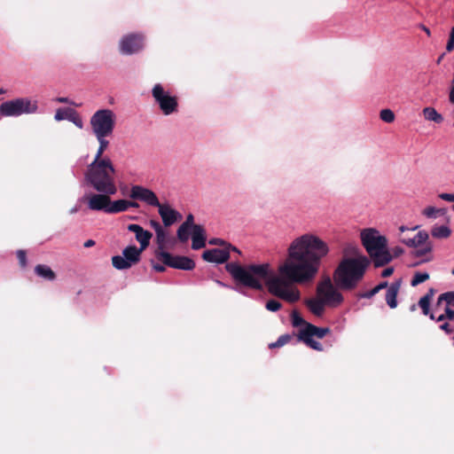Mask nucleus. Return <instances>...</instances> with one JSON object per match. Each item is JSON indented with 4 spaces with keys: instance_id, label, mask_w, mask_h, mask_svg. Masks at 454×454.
I'll list each match as a JSON object with an SVG mask.
<instances>
[{
    "instance_id": "obj_17",
    "label": "nucleus",
    "mask_w": 454,
    "mask_h": 454,
    "mask_svg": "<svg viewBox=\"0 0 454 454\" xmlns=\"http://www.w3.org/2000/svg\"><path fill=\"white\" fill-rule=\"evenodd\" d=\"M128 230L135 233L136 239L140 244V248L143 250L146 249L153 237L152 232L144 230L140 225L135 223L129 224Z\"/></svg>"
},
{
    "instance_id": "obj_2",
    "label": "nucleus",
    "mask_w": 454,
    "mask_h": 454,
    "mask_svg": "<svg viewBox=\"0 0 454 454\" xmlns=\"http://www.w3.org/2000/svg\"><path fill=\"white\" fill-rule=\"evenodd\" d=\"M225 270L237 285L259 291L266 286L271 294L284 300V262L278 264V276L269 263L243 266L238 262H229Z\"/></svg>"
},
{
    "instance_id": "obj_28",
    "label": "nucleus",
    "mask_w": 454,
    "mask_h": 454,
    "mask_svg": "<svg viewBox=\"0 0 454 454\" xmlns=\"http://www.w3.org/2000/svg\"><path fill=\"white\" fill-rule=\"evenodd\" d=\"M112 264L117 270H127L131 267V263H129L124 256L114 255L112 257Z\"/></svg>"
},
{
    "instance_id": "obj_11",
    "label": "nucleus",
    "mask_w": 454,
    "mask_h": 454,
    "mask_svg": "<svg viewBox=\"0 0 454 454\" xmlns=\"http://www.w3.org/2000/svg\"><path fill=\"white\" fill-rule=\"evenodd\" d=\"M155 256L163 264L174 269L192 270L195 268L194 261L187 256L173 255L166 251H155Z\"/></svg>"
},
{
    "instance_id": "obj_29",
    "label": "nucleus",
    "mask_w": 454,
    "mask_h": 454,
    "mask_svg": "<svg viewBox=\"0 0 454 454\" xmlns=\"http://www.w3.org/2000/svg\"><path fill=\"white\" fill-rule=\"evenodd\" d=\"M75 114V111L72 108H59L55 114L56 121H62L65 119L71 120V116Z\"/></svg>"
},
{
    "instance_id": "obj_8",
    "label": "nucleus",
    "mask_w": 454,
    "mask_h": 454,
    "mask_svg": "<svg viewBox=\"0 0 454 454\" xmlns=\"http://www.w3.org/2000/svg\"><path fill=\"white\" fill-rule=\"evenodd\" d=\"M338 288L339 287L335 283H333L331 278L326 276L318 282L317 286V295L322 299L326 306L336 308L344 301V297Z\"/></svg>"
},
{
    "instance_id": "obj_23",
    "label": "nucleus",
    "mask_w": 454,
    "mask_h": 454,
    "mask_svg": "<svg viewBox=\"0 0 454 454\" xmlns=\"http://www.w3.org/2000/svg\"><path fill=\"white\" fill-rule=\"evenodd\" d=\"M35 272L37 276L50 281L56 278L55 272L49 266L44 264H37L35 267Z\"/></svg>"
},
{
    "instance_id": "obj_60",
    "label": "nucleus",
    "mask_w": 454,
    "mask_h": 454,
    "mask_svg": "<svg viewBox=\"0 0 454 454\" xmlns=\"http://www.w3.org/2000/svg\"><path fill=\"white\" fill-rule=\"evenodd\" d=\"M420 27H421V28L423 29V31H425V33H426L428 36H430V35H431V32H430V30H429V28H428V27H425L424 25H421Z\"/></svg>"
},
{
    "instance_id": "obj_63",
    "label": "nucleus",
    "mask_w": 454,
    "mask_h": 454,
    "mask_svg": "<svg viewBox=\"0 0 454 454\" xmlns=\"http://www.w3.org/2000/svg\"><path fill=\"white\" fill-rule=\"evenodd\" d=\"M407 230H409V229H408L407 227L403 226V225H402V226H400V227H399V231H400L401 232H403V231H407Z\"/></svg>"
},
{
    "instance_id": "obj_31",
    "label": "nucleus",
    "mask_w": 454,
    "mask_h": 454,
    "mask_svg": "<svg viewBox=\"0 0 454 454\" xmlns=\"http://www.w3.org/2000/svg\"><path fill=\"white\" fill-rule=\"evenodd\" d=\"M166 239L167 234L163 229L156 233V241L158 245V248L156 249V251H164Z\"/></svg>"
},
{
    "instance_id": "obj_1",
    "label": "nucleus",
    "mask_w": 454,
    "mask_h": 454,
    "mask_svg": "<svg viewBox=\"0 0 454 454\" xmlns=\"http://www.w3.org/2000/svg\"><path fill=\"white\" fill-rule=\"evenodd\" d=\"M329 251L327 243L313 233L302 234L291 242L289 260L286 261V302L300 300V290L293 284L310 285Z\"/></svg>"
},
{
    "instance_id": "obj_34",
    "label": "nucleus",
    "mask_w": 454,
    "mask_h": 454,
    "mask_svg": "<svg viewBox=\"0 0 454 454\" xmlns=\"http://www.w3.org/2000/svg\"><path fill=\"white\" fill-rule=\"evenodd\" d=\"M423 247L417 249L413 252V255L416 257H421L427 254H430L433 250V244L431 242H427L425 245H422Z\"/></svg>"
},
{
    "instance_id": "obj_61",
    "label": "nucleus",
    "mask_w": 454,
    "mask_h": 454,
    "mask_svg": "<svg viewBox=\"0 0 454 454\" xmlns=\"http://www.w3.org/2000/svg\"><path fill=\"white\" fill-rule=\"evenodd\" d=\"M56 100L59 103H69L67 98H58Z\"/></svg>"
},
{
    "instance_id": "obj_6",
    "label": "nucleus",
    "mask_w": 454,
    "mask_h": 454,
    "mask_svg": "<svg viewBox=\"0 0 454 454\" xmlns=\"http://www.w3.org/2000/svg\"><path fill=\"white\" fill-rule=\"evenodd\" d=\"M90 124L95 137H109L115 126V114L110 109H100L90 117Z\"/></svg>"
},
{
    "instance_id": "obj_33",
    "label": "nucleus",
    "mask_w": 454,
    "mask_h": 454,
    "mask_svg": "<svg viewBox=\"0 0 454 454\" xmlns=\"http://www.w3.org/2000/svg\"><path fill=\"white\" fill-rule=\"evenodd\" d=\"M189 231L190 229L188 227L181 224L176 231L177 239L181 242H186L189 239Z\"/></svg>"
},
{
    "instance_id": "obj_15",
    "label": "nucleus",
    "mask_w": 454,
    "mask_h": 454,
    "mask_svg": "<svg viewBox=\"0 0 454 454\" xmlns=\"http://www.w3.org/2000/svg\"><path fill=\"white\" fill-rule=\"evenodd\" d=\"M231 247L230 244H228V247L224 248H214V249H208L203 252L202 254V259L208 262H215V263H223L226 262L230 259V251L229 247Z\"/></svg>"
},
{
    "instance_id": "obj_39",
    "label": "nucleus",
    "mask_w": 454,
    "mask_h": 454,
    "mask_svg": "<svg viewBox=\"0 0 454 454\" xmlns=\"http://www.w3.org/2000/svg\"><path fill=\"white\" fill-rule=\"evenodd\" d=\"M281 308V303L276 300H270L266 302V309L270 311H277Z\"/></svg>"
},
{
    "instance_id": "obj_26",
    "label": "nucleus",
    "mask_w": 454,
    "mask_h": 454,
    "mask_svg": "<svg viewBox=\"0 0 454 454\" xmlns=\"http://www.w3.org/2000/svg\"><path fill=\"white\" fill-rule=\"evenodd\" d=\"M99 146L98 148L97 153L95 155L93 161H100V160H111L109 158H103V154L106 148L108 147L109 142L106 139V137H96Z\"/></svg>"
},
{
    "instance_id": "obj_49",
    "label": "nucleus",
    "mask_w": 454,
    "mask_h": 454,
    "mask_svg": "<svg viewBox=\"0 0 454 454\" xmlns=\"http://www.w3.org/2000/svg\"><path fill=\"white\" fill-rule=\"evenodd\" d=\"M440 329L444 331L447 334H450L453 332V328L450 327L449 323H443L440 325Z\"/></svg>"
},
{
    "instance_id": "obj_52",
    "label": "nucleus",
    "mask_w": 454,
    "mask_h": 454,
    "mask_svg": "<svg viewBox=\"0 0 454 454\" xmlns=\"http://www.w3.org/2000/svg\"><path fill=\"white\" fill-rule=\"evenodd\" d=\"M404 253V250L403 247H395L393 248V254L394 256L395 257H398L400 256L401 254H403Z\"/></svg>"
},
{
    "instance_id": "obj_12",
    "label": "nucleus",
    "mask_w": 454,
    "mask_h": 454,
    "mask_svg": "<svg viewBox=\"0 0 454 454\" xmlns=\"http://www.w3.org/2000/svg\"><path fill=\"white\" fill-rule=\"evenodd\" d=\"M145 36L142 34L131 33L124 35L119 43V49L123 55H132L144 49Z\"/></svg>"
},
{
    "instance_id": "obj_24",
    "label": "nucleus",
    "mask_w": 454,
    "mask_h": 454,
    "mask_svg": "<svg viewBox=\"0 0 454 454\" xmlns=\"http://www.w3.org/2000/svg\"><path fill=\"white\" fill-rule=\"evenodd\" d=\"M128 210V200H118L115 201L111 200L109 207L106 209L107 214H117Z\"/></svg>"
},
{
    "instance_id": "obj_53",
    "label": "nucleus",
    "mask_w": 454,
    "mask_h": 454,
    "mask_svg": "<svg viewBox=\"0 0 454 454\" xmlns=\"http://www.w3.org/2000/svg\"><path fill=\"white\" fill-rule=\"evenodd\" d=\"M393 271H394L393 268H391V267L386 268L385 270H382L381 277L387 278L393 274Z\"/></svg>"
},
{
    "instance_id": "obj_58",
    "label": "nucleus",
    "mask_w": 454,
    "mask_h": 454,
    "mask_svg": "<svg viewBox=\"0 0 454 454\" xmlns=\"http://www.w3.org/2000/svg\"><path fill=\"white\" fill-rule=\"evenodd\" d=\"M450 101L454 104V86L451 88L450 91Z\"/></svg>"
},
{
    "instance_id": "obj_37",
    "label": "nucleus",
    "mask_w": 454,
    "mask_h": 454,
    "mask_svg": "<svg viewBox=\"0 0 454 454\" xmlns=\"http://www.w3.org/2000/svg\"><path fill=\"white\" fill-rule=\"evenodd\" d=\"M419 306L424 315H429L430 300H428V296H422L419 301Z\"/></svg>"
},
{
    "instance_id": "obj_44",
    "label": "nucleus",
    "mask_w": 454,
    "mask_h": 454,
    "mask_svg": "<svg viewBox=\"0 0 454 454\" xmlns=\"http://www.w3.org/2000/svg\"><path fill=\"white\" fill-rule=\"evenodd\" d=\"M183 225L188 227L189 229H192L193 231V226L195 225L194 224V217H193V215L192 214H189L187 216H186V219L185 221L182 223Z\"/></svg>"
},
{
    "instance_id": "obj_32",
    "label": "nucleus",
    "mask_w": 454,
    "mask_h": 454,
    "mask_svg": "<svg viewBox=\"0 0 454 454\" xmlns=\"http://www.w3.org/2000/svg\"><path fill=\"white\" fill-rule=\"evenodd\" d=\"M291 318H292V324L294 327H298V326H303L305 327L306 326V324H308L303 318L301 316V314L296 311V310H294L292 315H291Z\"/></svg>"
},
{
    "instance_id": "obj_5",
    "label": "nucleus",
    "mask_w": 454,
    "mask_h": 454,
    "mask_svg": "<svg viewBox=\"0 0 454 454\" xmlns=\"http://www.w3.org/2000/svg\"><path fill=\"white\" fill-rule=\"evenodd\" d=\"M361 240L375 267L384 266L392 261V255L387 249V240L377 230L362 231Z\"/></svg>"
},
{
    "instance_id": "obj_50",
    "label": "nucleus",
    "mask_w": 454,
    "mask_h": 454,
    "mask_svg": "<svg viewBox=\"0 0 454 454\" xmlns=\"http://www.w3.org/2000/svg\"><path fill=\"white\" fill-rule=\"evenodd\" d=\"M71 121H73L77 127L80 129L82 128V120L76 115V114L73 116H71Z\"/></svg>"
},
{
    "instance_id": "obj_21",
    "label": "nucleus",
    "mask_w": 454,
    "mask_h": 454,
    "mask_svg": "<svg viewBox=\"0 0 454 454\" xmlns=\"http://www.w3.org/2000/svg\"><path fill=\"white\" fill-rule=\"evenodd\" d=\"M143 251V249L137 248L136 246H129L123 249L122 254L132 266L139 262Z\"/></svg>"
},
{
    "instance_id": "obj_40",
    "label": "nucleus",
    "mask_w": 454,
    "mask_h": 454,
    "mask_svg": "<svg viewBox=\"0 0 454 454\" xmlns=\"http://www.w3.org/2000/svg\"><path fill=\"white\" fill-rule=\"evenodd\" d=\"M17 258L19 260V263L21 268H25L27 266V253L24 250L17 251Z\"/></svg>"
},
{
    "instance_id": "obj_22",
    "label": "nucleus",
    "mask_w": 454,
    "mask_h": 454,
    "mask_svg": "<svg viewBox=\"0 0 454 454\" xmlns=\"http://www.w3.org/2000/svg\"><path fill=\"white\" fill-rule=\"evenodd\" d=\"M307 306L310 311L316 316H321L324 313L326 304L317 297V299H309L307 301Z\"/></svg>"
},
{
    "instance_id": "obj_51",
    "label": "nucleus",
    "mask_w": 454,
    "mask_h": 454,
    "mask_svg": "<svg viewBox=\"0 0 454 454\" xmlns=\"http://www.w3.org/2000/svg\"><path fill=\"white\" fill-rule=\"evenodd\" d=\"M165 266H166L165 264L161 265V264H159V263L153 262V268L157 272H164L166 270Z\"/></svg>"
},
{
    "instance_id": "obj_18",
    "label": "nucleus",
    "mask_w": 454,
    "mask_h": 454,
    "mask_svg": "<svg viewBox=\"0 0 454 454\" xmlns=\"http://www.w3.org/2000/svg\"><path fill=\"white\" fill-rule=\"evenodd\" d=\"M206 246V231L202 225H194L192 233V248L199 250Z\"/></svg>"
},
{
    "instance_id": "obj_9",
    "label": "nucleus",
    "mask_w": 454,
    "mask_h": 454,
    "mask_svg": "<svg viewBox=\"0 0 454 454\" xmlns=\"http://www.w3.org/2000/svg\"><path fill=\"white\" fill-rule=\"evenodd\" d=\"M152 96L165 115H170L177 112V98L176 96H171L168 91H166L160 83H157L153 86L152 90Z\"/></svg>"
},
{
    "instance_id": "obj_38",
    "label": "nucleus",
    "mask_w": 454,
    "mask_h": 454,
    "mask_svg": "<svg viewBox=\"0 0 454 454\" xmlns=\"http://www.w3.org/2000/svg\"><path fill=\"white\" fill-rule=\"evenodd\" d=\"M442 212V209H438L434 207H427L424 209L423 215L428 218H436L438 214Z\"/></svg>"
},
{
    "instance_id": "obj_55",
    "label": "nucleus",
    "mask_w": 454,
    "mask_h": 454,
    "mask_svg": "<svg viewBox=\"0 0 454 454\" xmlns=\"http://www.w3.org/2000/svg\"><path fill=\"white\" fill-rule=\"evenodd\" d=\"M95 245V241L93 239H88L84 242L83 247L86 248L91 247Z\"/></svg>"
},
{
    "instance_id": "obj_56",
    "label": "nucleus",
    "mask_w": 454,
    "mask_h": 454,
    "mask_svg": "<svg viewBox=\"0 0 454 454\" xmlns=\"http://www.w3.org/2000/svg\"><path fill=\"white\" fill-rule=\"evenodd\" d=\"M139 207V204L136 201H132V200H128V209L129 207Z\"/></svg>"
},
{
    "instance_id": "obj_30",
    "label": "nucleus",
    "mask_w": 454,
    "mask_h": 454,
    "mask_svg": "<svg viewBox=\"0 0 454 454\" xmlns=\"http://www.w3.org/2000/svg\"><path fill=\"white\" fill-rule=\"evenodd\" d=\"M429 279V274L427 272L417 271L414 273L413 278L411 281V286H417L418 285Z\"/></svg>"
},
{
    "instance_id": "obj_42",
    "label": "nucleus",
    "mask_w": 454,
    "mask_h": 454,
    "mask_svg": "<svg viewBox=\"0 0 454 454\" xmlns=\"http://www.w3.org/2000/svg\"><path fill=\"white\" fill-rule=\"evenodd\" d=\"M284 346V334L280 335L277 341L271 342L268 345L270 349H274L276 348H281Z\"/></svg>"
},
{
    "instance_id": "obj_7",
    "label": "nucleus",
    "mask_w": 454,
    "mask_h": 454,
    "mask_svg": "<svg viewBox=\"0 0 454 454\" xmlns=\"http://www.w3.org/2000/svg\"><path fill=\"white\" fill-rule=\"evenodd\" d=\"M38 103L28 98H19L8 100L0 105V114L3 116H20L36 113Z\"/></svg>"
},
{
    "instance_id": "obj_20",
    "label": "nucleus",
    "mask_w": 454,
    "mask_h": 454,
    "mask_svg": "<svg viewBox=\"0 0 454 454\" xmlns=\"http://www.w3.org/2000/svg\"><path fill=\"white\" fill-rule=\"evenodd\" d=\"M401 286L400 281H395L390 284L386 292V302L391 308L397 307V294Z\"/></svg>"
},
{
    "instance_id": "obj_10",
    "label": "nucleus",
    "mask_w": 454,
    "mask_h": 454,
    "mask_svg": "<svg viewBox=\"0 0 454 454\" xmlns=\"http://www.w3.org/2000/svg\"><path fill=\"white\" fill-rule=\"evenodd\" d=\"M330 329L328 327H317L311 324H306L305 327H302L298 333V340L304 342L308 347L317 351H322L323 346L320 342L315 340L313 338L317 339L324 338Z\"/></svg>"
},
{
    "instance_id": "obj_36",
    "label": "nucleus",
    "mask_w": 454,
    "mask_h": 454,
    "mask_svg": "<svg viewBox=\"0 0 454 454\" xmlns=\"http://www.w3.org/2000/svg\"><path fill=\"white\" fill-rule=\"evenodd\" d=\"M380 119L387 123L392 122L395 120V114L390 109H383L380 114Z\"/></svg>"
},
{
    "instance_id": "obj_45",
    "label": "nucleus",
    "mask_w": 454,
    "mask_h": 454,
    "mask_svg": "<svg viewBox=\"0 0 454 454\" xmlns=\"http://www.w3.org/2000/svg\"><path fill=\"white\" fill-rule=\"evenodd\" d=\"M439 198L449 202H454V193H441Z\"/></svg>"
},
{
    "instance_id": "obj_41",
    "label": "nucleus",
    "mask_w": 454,
    "mask_h": 454,
    "mask_svg": "<svg viewBox=\"0 0 454 454\" xmlns=\"http://www.w3.org/2000/svg\"><path fill=\"white\" fill-rule=\"evenodd\" d=\"M454 50V26L450 28L449 40L446 44V51L450 52Z\"/></svg>"
},
{
    "instance_id": "obj_59",
    "label": "nucleus",
    "mask_w": 454,
    "mask_h": 454,
    "mask_svg": "<svg viewBox=\"0 0 454 454\" xmlns=\"http://www.w3.org/2000/svg\"><path fill=\"white\" fill-rule=\"evenodd\" d=\"M431 260H432V257H431V256H430V257H427V258L423 259L422 261H420V262H419L414 263V264H413V266H418V265H419V264H420V263H422V262H429V261H431Z\"/></svg>"
},
{
    "instance_id": "obj_47",
    "label": "nucleus",
    "mask_w": 454,
    "mask_h": 454,
    "mask_svg": "<svg viewBox=\"0 0 454 454\" xmlns=\"http://www.w3.org/2000/svg\"><path fill=\"white\" fill-rule=\"evenodd\" d=\"M150 225L155 231L156 233L163 229L160 223L155 220H151Z\"/></svg>"
},
{
    "instance_id": "obj_62",
    "label": "nucleus",
    "mask_w": 454,
    "mask_h": 454,
    "mask_svg": "<svg viewBox=\"0 0 454 454\" xmlns=\"http://www.w3.org/2000/svg\"><path fill=\"white\" fill-rule=\"evenodd\" d=\"M447 319V317H444V314L440 315L438 317H436V322H442L443 320Z\"/></svg>"
},
{
    "instance_id": "obj_27",
    "label": "nucleus",
    "mask_w": 454,
    "mask_h": 454,
    "mask_svg": "<svg viewBox=\"0 0 454 454\" xmlns=\"http://www.w3.org/2000/svg\"><path fill=\"white\" fill-rule=\"evenodd\" d=\"M431 234L436 239H446L450 235V230L448 226H434L431 231Z\"/></svg>"
},
{
    "instance_id": "obj_43",
    "label": "nucleus",
    "mask_w": 454,
    "mask_h": 454,
    "mask_svg": "<svg viewBox=\"0 0 454 454\" xmlns=\"http://www.w3.org/2000/svg\"><path fill=\"white\" fill-rule=\"evenodd\" d=\"M378 293H379V291L377 290L376 286H374L372 289H371L368 292L359 294L358 297L359 298L371 299L372 297H373Z\"/></svg>"
},
{
    "instance_id": "obj_35",
    "label": "nucleus",
    "mask_w": 454,
    "mask_h": 454,
    "mask_svg": "<svg viewBox=\"0 0 454 454\" xmlns=\"http://www.w3.org/2000/svg\"><path fill=\"white\" fill-rule=\"evenodd\" d=\"M442 301H446L448 305H451L454 307V292L451 291L442 294L438 297L437 303L440 304Z\"/></svg>"
},
{
    "instance_id": "obj_48",
    "label": "nucleus",
    "mask_w": 454,
    "mask_h": 454,
    "mask_svg": "<svg viewBox=\"0 0 454 454\" xmlns=\"http://www.w3.org/2000/svg\"><path fill=\"white\" fill-rule=\"evenodd\" d=\"M444 317H447V319L453 320L454 319V310L451 309L449 306L445 308Z\"/></svg>"
},
{
    "instance_id": "obj_64",
    "label": "nucleus",
    "mask_w": 454,
    "mask_h": 454,
    "mask_svg": "<svg viewBox=\"0 0 454 454\" xmlns=\"http://www.w3.org/2000/svg\"><path fill=\"white\" fill-rule=\"evenodd\" d=\"M291 339H292V338H291V336H290V335L286 334V337H285L286 343H287L288 341H290V340H291Z\"/></svg>"
},
{
    "instance_id": "obj_16",
    "label": "nucleus",
    "mask_w": 454,
    "mask_h": 454,
    "mask_svg": "<svg viewBox=\"0 0 454 454\" xmlns=\"http://www.w3.org/2000/svg\"><path fill=\"white\" fill-rule=\"evenodd\" d=\"M158 207L159 214L162 219L163 224L166 227L171 226L176 222L182 219V215L172 208L168 204H160L156 206Z\"/></svg>"
},
{
    "instance_id": "obj_14",
    "label": "nucleus",
    "mask_w": 454,
    "mask_h": 454,
    "mask_svg": "<svg viewBox=\"0 0 454 454\" xmlns=\"http://www.w3.org/2000/svg\"><path fill=\"white\" fill-rule=\"evenodd\" d=\"M129 196L134 200L143 201L149 206H160V201L155 192L142 185H132Z\"/></svg>"
},
{
    "instance_id": "obj_3",
    "label": "nucleus",
    "mask_w": 454,
    "mask_h": 454,
    "mask_svg": "<svg viewBox=\"0 0 454 454\" xmlns=\"http://www.w3.org/2000/svg\"><path fill=\"white\" fill-rule=\"evenodd\" d=\"M354 256H345L333 271V278L335 285L341 290L355 289L364 278L370 265L369 259L353 248Z\"/></svg>"
},
{
    "instance_id": "obj_4",
    "label": "nucleus",
    "mask_w": 454,
    "mask_h": 454,
    "mask_svg": "<svg viewBox=\"0 0 454 454\" xmlns=\"http://www.w3.org/2000/svg\"><path fill=\"white\" fill-rule=\"evenodd\" d=\"M115 168L111 160L92 161L87 168L84 179L98 192L115 194Z\"/></svg>"
},
{
    "instance_id": "obj_13",
    "label": "nucleus",
    "mask_w": 454,
    "mask_h": 454,
    "mask_svg": "<svg viewBox=\"0 0 454 454\" xmlns=\"http://www.w3.org/2000/svg\"><path fill=\"white\" fill-rule=\"evenodd\" d=\"M111 195L107 192L89 193L82 197V201L86 202L90 210L106 213V209L111 204Z\"/></svg>"
},
{
    "instance_id": "obj_25",
    "label": "nucleus",
    "mask_w": 454,
    "mask_h": 454,
    "mask_svg": "<svg viewBox=\"0 0 454 454\" xmlns=\"http://www.w3.org/2000/svg\"><path fill=\"white\" fill-rule=\"evenodd\" d=\"M423 115L427 121H434L435 123H441L443 121L442 115L431 106H427L423 109Z\"/></svg>"
},
{
    "instance_id": "obj_46",
    "label": "nucleus",
    "mask_w": 454,
    "mask_h": 454,
    "mask_svg": "<svg viewBox=\"0 0 454 454\" xmlns=\"http://www.w3.org/2000/svg\"><path fill=\"white\" fill-rule=\"evenodd\" d=\"M208 243L210 245H218V246H225L228 247V245L226 244V242L222 239H216V238H214V239H211Z\"/></svg>"
},
{
    "instance_id": "obj_19",
    "label": "nucleus",
    "mask_w": 454,
    "mask_h": 454,
    "mask_svg": "<svg viewBox=\"0 0 454 454\" xmlns=\"http://www.w3.org/2000/svg\"><path fill=\"white\" fill-rule=\"evenodd\" d=\"M429 239V235L426 231H419L414 238L411 239H405L403 238L400 239V241L409 247H419L422 245H425L427 243Z\"/></svg>"
},
{
    "instance_id": "obj_54",
    "label": "nucleus",
    "mask_w": 454,
    "mask_h": 454,
    "mask_svg": "<svg viewBox=\"0 0 454 454\" xmlns=\"http://www.w3.org/2000/svg\"><path fill=\"white\" fill-rule=\"evenodd\" d=\"M387 287H388L387 281L381 282V283H380L379 285L376 286V288H377V290L379 292L380 290L384 289V288H387Z\"/></svg>"
},
{
    "instance_id": "obj_57",
    "label": "nucleus",
    "mask_w": 454,
    "mask_h": 454,
    "mask_svg": "<svg viewBox=\"0 0 454 454\" xmlns=\"http://www.w3.org/2000/svg\"><path fill=\"white\" fill-rule=\"evenodd\" d=\"M434 294V290L433 288H430L428 292L424 296H428V300L431 301L433 295Z\"/></svg>"
}]
</instances>
